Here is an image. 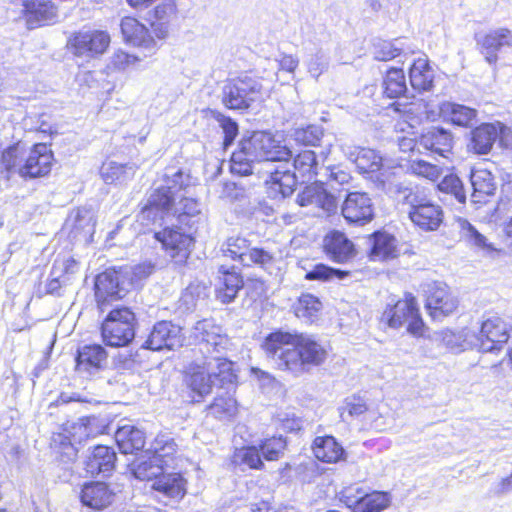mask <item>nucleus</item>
I'll return each mask as SVG.
<instances>
[{
  "label": "nucleus",
  "mask_w": 512,
  "mask_h": 512,
  "mask_svg": "<svg viewBox=\"0 0 512 512\" xmlns=\"http://www.w3.org/2000/svg\"><path fill=\"white\" fill-rule=\"evenodd\" d=\"M191 337L199 345L203 360L193 363L186 375L187 386L200 398L211 393L213 386L229 390L234 386L237 375L232 361L225 356L231 342L222 327L212 320L198 321Z\"/></svg>",
  "instance_id": "obj_2"
},
{
  "label": "nucleus",
  "mask_w": 512,
  "mask_h": 512,
  "mask_svg": "<svg viewBox=\"0 0 512 512\" xmlns=\"http://www.w3.org/2000/svg\"><path fill=\"white\" fill-rule=\"evenodd\" d=\"M135 167L129 164H120L115 161H106L102 164L100 174L106 184L122 183L134 176Z\"/></svg>",
  "instance_id": "obj_39"
},
{
  "label": "nucleus",
  "mask_w": 512,
  "mask_h": 512,
  "mask_svg": "<svg viewBox=\"0 0 512 512\" xmlns=\"http://www.w3.org/2000/svg\"><path fill=\"white\" fill-rule=\"evenodd\" d=\"M138 61L139 59L136 56L130 55L122 50H118L111 56L109 67L114 70L123 71Z\"/></svg>",
  "instance_id": "obj_62"
},
{
  "label": "nucleus",
  "mask_w": 512,
  "mask_h": 512,
  "mask_svg": "<svg viewBox=\"0 0 512 512\" xmlns=\"http://www.w3.org/2000/svg\"><path fill=\"white\" fill-rule=\"evenodd\" d=\"M497 138L498 129L494 124H482L471 132L468 148L475 154H487L491 151Z\"/></svg>",
  "instance_id": "obj_36"
},
{
  "label": "nucleus",
  "mask_w": 512,
  "mask_h": 512,
  "mask_svg": "<svg viewBox=\"0 0 512 512\" xmlns=\"http://www.w3.org/2000/svg\"><path fill=\"white\" fill-rule=\"evenodd\" d=\"M434 340L454 353L476 348L478 343L477 332L470 328H463L457 332L441 330L434 333Z\"/></svg>",
  "instance_id": "obj_23"
},
{
  "label": "nucleus",
  "mask_w": 512,
  "mask_h": 512,
  "mask_svg": "<svg viewBox=\"0 0 512 512\" xmlns=\"http://www.w3.org/2000/svg\"><path fill=\"white\" fill-rule=\"evenodd\" d=\"M403 52L402 47H398L395 43L386 40H377L373 44V55L378 61H389Z\"/></svg>",
  "instance_id": "obj_53"
},
{
  "label": "nucleus",
  "mask_w": 512,
  "mask_h": 512,
  "mask_svg": "<svg viewBox=\"0 0 512 512\" xmlns=\"http://www.w3.org/2000/svg\"><path fill=\"white\" fill-rule=\"evenodd\" d=\"M113 497L114 493L103 482L85 483L80 494L82 504L94 510L108 507Z\"/></svg>",
  "instance_id": "obj_25"
},
{
  "label": "nucleus",
  "mask_w": 512,
  "mask_h": 512,
  "mask_svg": "<svg viewBox=\"0 0 512 512\" xmlns=\"http://www.w3.org/2000/svg\"><path fill=\"white\" fill-rule=\"evenodd\" d=\"M419 145L442 157H447L452 150L453 137L449 131L443 128L432 127L421 135Z\"/></svg>",
  "instance_id": "obj_28"
},
{
  "label": "nucleus",
  "mask_w": 512,
  "mask_h": 512,
  "mask_svg": "<svg viewBox=\"0 0 512 512\" xmlns=\"http://www.w3.org/2000/svg\"><path fill=\"white\" fill-rule=\"evenodd\" d=\"M95 422V419H81L70 426L68 433L72 435L75 444H81L98 433Z\"/></svg>",
  "instance_id": "obj_47"
},
{
  "label": "nucleus",
  "mask_w": 512,
  "mask_h": 512,
  "mask_svg": "<svg viewBox=\"0 0 512 512\" xmlns=\"http://www.w3.org/2000/svg\"><path fill=\"white\" fill-rule=\"evenodd\" d=\"M473 188L471 199L474 203H484L486 198L494 195L496 183L494 176L487 169H474L470 174Z\"/></svg>",
  "instance_id": "obj_32"
},
{
  "label": "nucleus",
  "mask_w": 512,
  "mask_h": 512,
  "mask_svg": "<svg viewBox=\"0 0 512 512\" xmlns=\"http://www.w3.org/2000/svg\"><path fill=\"white\" fill-rule=\"evenodd\" d=\"M165 471V466L157 457L151 455L148 459H140L134 463L133 474L143 481L155 480Z\"/></svg>",
  "instance_id": "obj_45"
},
{
  "label": "nucleus",
  "mask_w": 512,
  "mask_h": 512,
  "mask_svg": "<svg viewBox=\"0 0 512 512\" xmlns=\"http://www.w3.org/2000/svg\"><path fill=\"white\" fill-rule=\"evenodd\" d=\"M370 257L374 261L394 259L399 255L398 241L385 231H377L371 236Z\"/></svg>",
  "instance_id": "obj_31"
},
{
  "label": "nucleus",
  "mask_w": 512,
  "mask_h": 512,
  "mask_svg": "<svg viewBox=\"0 0 512 512\" xmlns=\"http://www.w3.org/2000/svg\"><path fill=\"white\" fill-rule=\"evenodd\" d=\"M224 256L240 261L244 266L258 265L269 268L274 257L268 251L260 248H250L249 241L241 236H231L222 245Z\"/></svg>",
  "instance_id": "obj_9"
},
{
  "label": "nucleus",
  "mask_w": 512,
  "mask_h": 512,
  "mask_svg": "<svg viewBox=\"0 0 512 512\" xmlns=\"http://www.w3.org/2000/svg\"><path fill=\"white\" fill-rule=\"evenodd\" d=\"M151 488L156 493L155 497L164 503L167 500H180L186 494V481L179 473H166L157 477Z\"/></svg>",
  "instance_id": "obj_21"
},
{
  "label": "nucleus",
  "mask_w": 512,
  "mask_h": 512,
  "mask_svg": "<svg viewBox=\"0 0 512 512\" xmlns=\"http://www.w3.org/2000/svg\"><path fill=\"white\" fill-rule=\"evenodd\" d=\"M166 184L163 185L165 188H169L172 191V194L175 196V193L180 190H186L190 186V177L189 175L184 174L181 171L173 174L172 177H167L165 180Z\"/></svg>",
  "instance_id": "obj_64"
},
{
  "label": "nucleus",
  "mask_w": 512,
  "mask_h": 512,
  "mask_svg": "<svg viewBox=\"0 0 512 512\" xmlns=\"http://www.w3.org/2000/svg\"><path fill=\"white\" fill-rule=\"evenodd\" d=\"M409 77L413 89L419 92L432 89L435 75L426 57H419L413 61Z\"/></svg>",
  "instance_id": "obj_34"
},
{
  "label": "nucleus",
  "mask_w": 512,
  "mask_h": 512,
  "mask_svg": "<svg viewBox=\"0 0 512 512\" xmlns=\"http://www.w3.org/2000/svg\"><path fill=\"white\" fill-rule=\"evenodd\" d=\"M177 451V445L173 438L167 434L158 435L151 444L150 452L157 457L159 461L169 468L174 463V456Z\"/></svg>",
  "instance_id": "obj_40"
},
{
  "label": "nucleus",
  "mask_w": 512,
  "mask_h": 512,
  "mask_svg": "<svg viewBox=\"0 0 512 512\" xmlns=\"http://www.w3.org/2000/svg\"><path fill=\"white\" fill-rule=\"evenodd\" d=\"M395 111L403 114L410 127L421 124L424 121H435L439 113L424 100H418L409 104L394 103Z\"/></svg>",
  "instance_id": "obj_27"
},
{
  "label": "nucleus",
  "mask_w": 512,
  "mask_h": 512,
  "mask_svg": "<svg viewBox=\"0 0 512 512\" xmlns=\"http://www.w3.org/2000/svg\"><path fill=\"white\" fill-rule=\"evenodd\" d=\"M341 214L350 224L365 225L374 217L372 199L364 192H350L343 200Z\"/></svg>",
  "instance_id": "obj_14"
},
{
  "label": "nucleus",
  "mask_w": 512,
  "mask_h": 512,
  "mask_svg": "<svg viewBox=\"0 0 512 512\" xmlns=\"http://www.w3.org/2000/svg\"><path fill=\"white\" fill-rule=\"evenodd\" d=\"M115 440L123 454H132L145 445V434L133 425H123L115 433Z\"/></svg>",
  "instance_id": "obj_33"
},
{
  "label": "nucleus",
  "mask_w": 512,
  "mask_h": 512,
  "mask_svg": "<svg viewBox=\"0 0 512 512\" xmlns=\"http://www.w3.org/2000/svg\"><path fill=\"white\" fill-rule=\"evenodd\" d=\"M217 121L220 124V127L223 130L224 133V148L226 149L228 146H230L235 138L238 135V125L237 123L232 120L230 117H226L224 115H219L217 117Z\"/></svg>",
  "instance_id": "obj_61"
},
{
  "label": "nucleus",
  "mask_w": 512,
  "mask_h": 512,
  "mask_svg": "<svg viewBox=\"0 0 512 512\" xmlns=\"http://www.w3.org/2000/svg\"><path fill=\"white\" fill-rule=\"evenodd\" d=\"M108 354L99 344H86L77 349L75 370L82 377H92L106 367Z\"/></svg>",
  "instance_id": "obj_17"
},
{
  "label": "nucleus",
  "mask_w": 512,
  "mask_h": 512,
  "mask_svg": "<svg viewBox=\"0 0 512 512\" xmlns=\"http://www.w3.org/2000/svg\"><path fill=\"white\" fill-rule=\"evenodd\" d=\"M261 97V83L248 76L228 80L222 89V103L229 109H247Z\"/></svg>",
  "instance_id": "obj_7"
},
{
  "label": "nucleus",
  "mask_w": 512,
  "mask_h": 512,
  "mask_svg": "<svg viewBox=\"0 0 512 512\" xmlns=\"http://www.w3.org/2000/svg\"><path fill=\"white\" fill-rule=\"evenodd\" d=\"M286 442L282 437H273L260 444L262 457L267 461H276L282 455Z\"/></svg>",
  "instance_id": "obj_51"
},
{
  "label": "nucleus",
  "mask_w": 512,
  "mask_h": 512,
  "mask_svg": "<svg viewBox=\"0 0 512 512\" xmlns=\"http://www.w3.org/2000/svg\"><path fill=\"white\" fill-rule=\"evenodd\" d=\"M326 255L334 262L346 263L356 256L354 243L341 231H331L323 240Z\"/></svg>",
  "instance_id": "obj_22"
},
{
  "label": "nucleus",
  "mask_w": 512,
  "mask_h": 512,
  "mask_svg": "<svg viewBox=\"0 0 512 512\" xmlns=\"http://www.w3.org/2000/svg\"><path fill=\"white\" fill-rule=\"evenodd\" d=\"M78 271V262L71 258H65L62 260H56L52 267L51 275H63V278L69 280V275H72Z\"/></svg>",
  "instance_id": "obj_63"
},
{
  "label": "nucleus",
  "mask_w": 512,
  "mask_h": 512,
  "mask_svg": "<svg viewBox=\"0 0 512 512\" xmlns=\"http://www.w3.org/2000/svg\"><path fill=\"white\" fill-rule=\"evenodd\" d=\"M321 302L311 294L302 295L295 305L298 318L311 319L321 309Z\"/></svg>",
  "instance_id": "obj_48"
},
{
  "label": "nucleus",
  "mask_w": 512,
  "mask_h": 512,
  "mask_svg": "<svg viewBox=\"0 0 512 512\" xmlns=\"http://www.w3.org/2000/svg\"><path fill=\"white\" fill-rule=\"evenodd\" d=\"M243 286L241 275L235 271L225 269L223 266L219 269V276L216 284L217 298L223 303L231 302Z\"/></svg>",
  "instance_id": "obj_30"
},
{
  "label": "nucleus",
  "mask_w": 512,
  "mask_h": 512,
  "mask_svg": "<svg viewBox=\"0 0 512 512\" xmlns=\"http://www.w3.org/2000/svg\"><path fill=\"white\" fill-rule=\"evenodd\" d=\"M22 5L30 28L50 23L57 17L56 9L49 0H23Z\"/></svg>",
  "instance_id": "obj_26"
},
{
  "label": "nucleus",
  "mask_w": 512,
  "mask_h": 512,
  "mask_svg": "<svg viewBox=\"0 0 512 512\" xmlns=\"http://www.w3.org/2000/svg\"><path fill=\"white\" fill-rule=\"evenodd\" d=\"M183 342L180 326L170 321H160L154 325L143 347L154 351L176 350L182 347Z\"/></svg>",
  "instance_id": "obj_15"
},
{
  "label": "nucleus",
  "mask_w": 512,
  "mask_h": 512,
  "mask_svg": "<svg viewBox=\"0 0 512 512\" xmlns=\"http://www.w3.org/2000/svg\"><path fill=\"white\" fill-rule=\"evenodd\" d=\"M400 192L403 194V202L409 206V219L416 227L425 232L436 231L440 227L444 216L441 206L418 191L404 188Z\"/></svg>",
  "instance_id": "obj_4"
},
{
  "label": "nucleus",
  "mask_w": 512,
  "mask_h": 512,
  "mask_svg": "<svg viewBox=\"0 0 512 512\" xmlns=\"http://www.w3.org/2000/svg\"><path fill=\"white\" fill-rule=\"evenodd\" d=\"M121 31L127 43L147 49L151 54L156 51L155 40L149 34L148 29L135 18L122 19Z\"/></svg>",
  "instance_id": "obj_24"
},
{
  "label": "nucleus",
  "mask_w": 512,
  "mask_h": 512,
  "mask_svg": "<svg viewBox=\"0 0 512 512\" xmlns=\"http://www.w3.org/2000/svg\"><path fill=\"white\" fill-rule=\"evenodd\" d=\"M174 199L175 196L169 188H165L163 185L156 188L141 211L142 218L155 222L157 218L163 219L165 216L172 215L175 206Z\"/></svg>",
  "instance_id": "obj_20"
},
{
  "label": "nucleus",
  "mask_w": 512,
  "mask_h": 512,
  "mask_svg": "<svg viewBox=\"0 0 512 512\" xmlns=\"http://www.w3.org/2000/svg\"><path fill=\"white\" fill-rule=\"evenodd\" d=\"M236 461L247 465L251 469H262L264 464L260 449L255 446H247L239 449L235 454Z\"/></svg>",
  "instance_id": "obj_52"
},
{
  "label": "nucleus",
  "mask_w": 512,
  "mask_h": 512,
  "mask_svg": "<svg viewBox=\"0 0 512 512\" xmlns=\"http://www.w3.org/2000/svg\"><path fill=\"white\" fill-rule=\"evenodd\" d=\"M292 151L277 140L269 132L257 131L251 136L243 138L239 149L234 151L230 160V170L233 174L247 176L253 173L255 163L265 162L270 166L272 162H279L280 165L266 170L268 177L265 180L269 193L272 197L281 195L285 198L290 196L297 185V175L311 179L318 174V161L312 150H303L293 160V164L287 162L292 158Z\"/></svg>",
  "instance_id": "obj_1"
},
{
  "label": "nucleus",
  "mask_w": 512,
  "mask_h": 512,
  "mask_svg": "<svg viewBox=\"0 0 512 512\" xmlns=\"http://www.w3.org/2000/svg\"><path fill=\"white\" fill-rule=\"evenodd\" d=\"M52 446L59 450L60 453L67 456L69 460H73L76 456L77 450L72 435L64 433L54 434L52 437Z\"/></svg>",
  "instance_id": "obj_59"
},
{
  "label": "nucleus",
  "mask_w": 512,
  "mask_h": 512,
  "mask_svg": "<svg viewBox=\"0 0 512 512\" xmlns=\"http://www.w3.org/2000/svg\"><path fill=\"white\" fill-rule=\"evenodd\" d=\"M153 13L159 25H166L177 17L176 3L174 0H163L154 8Z\"/></svg>",
  "instance_id": "obj_56"
},
{
  "label": "nucleus",
  "mask_w": 512,
  "mask_h": 512,
  "mask_svg": "<svg viewBox=\"0 0 512 512\" xmlns=\"http://www.w3.org/2000/svg\"><path fill=\"white\" fill-rule=\"evenodd\" d=\"M384 95L387 98H399L407 92L405 75L402 69L391 68L383 81Z\"/></svg>",
  "instance_id": "obj_43"
},
{
  "label": "nucleus",
  "mask_w": 512,
  "mask_h": 512,
  "mask_svg": "<svg viewBox=\"0 0 512 512\" xmlns=\"http://www.w3.org/2000/svg\"><path fill=\"white\" fill-rule=\"evenodd\" d=\"M26 153L25 144L17 142L2 152L1 165L8 173H18L19 168L23 166L25 161L24 156Z\"/></svg>",
  "instance_id": "obj_44"
},
{
  "label": "nucleus",
  "mask_w": 512,
  "mask_h": 512,
  "mask_svg": "<svg viewBox=\"0 0 512 512\" xmlns=\"http://www.w3.org/2000/svg\"><path fill=\"white\" fill-rule=\"evenodd\" d=\"M262 347L279 369L296 375L305 372L309 366L320 365L326 358L324 348L302 334L276 331L266 337Z\"/></svg>",
  "instance_id": "obj_3"
},
{
  "label": "nucleus",
  "mask_w": 512,
  "mask_h": 512,
  "mask_svg": "<svg viewBox=\"0 0 512 512\" xmlns=\"http://www.w3.org/2000/svg\"><path fill=\"white\" fill-rule=\"evenodd\" d=\"M347 504L353 507V512H380L388 506L389 498L386 493L375 491L355 500L349 499Z\"/></svg>",
  "instance_id": "obj_38"
},
{
  "label": "nucleus",
  "mask_w": 512,
  "mask_h": 512,
  "mask_svg": "<svg viewBox=\"0 0 512 512\" xmlns=\"http://www.w3.org/2000/svg\"><path fill=\"white\" fill-rule=\"evenodd\" d=\"M346 154L362 173H373L379 171L383 166V158L373 149L348 148Z\"/></svg>",
  "instance_id": "obj_35"
},
{
  "label": "nucleus",
  "mask_w": 512,
  "mask_h": 512,
  "mask_svg": "<svg viewBox=\"0 0 512 512\" xmlns=\"http://www.w3.org/2000/svg\"><path fill=\"white\" fill-rule=\"evenodd\" d=\"M438 188L442 192L452 194L460 203H464L466 200L463 184L459 177L454 174L444 176L438 184Z\"/></svg>",
  "instance_id": "obj_54"
},
{
  "label": "nucleus",
  "mask_w": 512,
  "mask_h": 512,
  "mask_svg": "<svg viewBox=\"0 0 512 512\" xmlns=\"http://www.w3.org/2000/svg\"><path fill=\"white\" fill-rule=\"evenodd\" d=\"M155 238L161 244L166 255L177 266H183L193 247V238L179 229L165 228L155 233Z\"/></svg>",
  "instance_id": "obj_12"
},
{
  "label": "nucleus",
  "mask_w": 512,
  "mask_h": 512,
  "mask_svg": "<svg viewBox=\"0 0 512 512\" xmlns=\"http://www.w3.org/2000/svg\"><path fill=\"white\" fill-rule=\"evenodd\" d=\"M297 203L302 207H313L319 215L330 216L338 209L337 199L320 184L306 186L298 195Z\"/></svg>",
  "instance_id": "obj_18"
},
{
  "label": "nucleus",
  "mask_w": 512,
  "mask_h": 512,
  "mask_svg": "<svg viewBox=\"0 0 512 512\" xmlns=\"http://www.w3.org/2000/svg\"><path fill=\"white\" fill-rule=\"evenodd\" d=\"M440 110L450 118L453 124L458 126L472 125L477 116V111L475 109L452 102L443 103Z\"/></svg>",
  "instance_id": "obj_41"
},
{
  "label": "nucleus",
  "mask_w": 512,
  "mask_h": 512,
  "mask_svg": "<svg viewBox=\"0 0 512 512\" xmlns=\"http://www.w3.org/2000/svg\"><path fill=\"white\" fill-rule=\"evenodd\" d=\"M426 308L433 318L452 314L458 307V299L444 282L434 281L426 286Z\"/></svg>",
  "instance_id": "obj_13"
},
{
  "label": "nucleus",
  "mask_w": 512,
  "mask_h": 512,
  "mask_svg": "<svg viewBox=\"0 0 512 512\" xmlns=\"http://www.w3.org/2000/svg\"><path fill=\"white\" fill-rule=\"evenodd\" d=\"M53 154L51 149L44 143L33 146L25 158L24 164L19 168L21 177H42L51 170Z\"/></svg>",
  "instance_id": "obj_19"
},
{
  "label": "nucleus",
  "mask_w": 512,
  "mask_h": 512,
  "mask_svg": "<svg viewBox=\"0 0 512 512\" xmlns=\"http://www.w3.org/2000/svg\"><path fill=\"white\" fill-rule=\"evenodd\" d=\"M295 139L304 145L315 146L323 137V128L319 125H309L295 131Z\"/></svg>",
  "instance_id": "obj_57"
},
{
  "label": "nucleus",
  "mask_w": 512,
  "mask_h": 512,
  "mask_svg": "<svg viewBox=\"0 0 512 512\" xmlns=\"http://www.w3.org/2000/svg\"><path fill=\"white\" fill-rule=\"evenodd\" d=\"M116 453L105 445L94 447L92 454L85 462V470L90 475H108L114 468Z\"/></svg>",
  "instance_id": "obj_29"
},
{
  "label": "nucleus",
  "mask_w": 512,
  "mask_h": 512,
  "mask_svg": "<svg viewBox=\"0 0 512 512\" xmlns=\"http://www.w3.org/2000/svg\"><path fill=\"white\" fill-rule=\"evenodd\" d=\"M132 283L124 278L122 271L108 269L95 280V298L98 308L104 312L110 302L121 299Z\"/></svg>",
  "instance_id": "obj_8"
},
{
  "label": "nucleus",
  "mask_w": 512,
  "mask_h": 512,
  "mask_svg": "<svg viewBox=\"0 0 512 512\" xmlns=\"http://www.w3.org/2000/svg\"><path fill=\"white\" fill-rule=\"evenodd\" d=\"M208 413L219 420H231L238 413L237 401L228 392L218 395L208 406Z\"/></svg>",
  "instance_id": "obj_42"
},
{
  "label": "nucleus",
  "mask_w": 512,
  "mask_h": 512,
  "mask_svg": "<svg viewBox=\"0 0 512 512\" xmlns=\"http://www.w3.org/2000/svg\"><path fill=\"white\" fill-rule=\"evenodd\" d=\"M460 227L463 237L469 242L480 248L492 249L490 244L487 243L485 236L479 233L467 220H461Z\"/></svg>",
  "instance_id": "obj_60"
},
{
  "label": "nucleus",
  "mask_w": 512,
  "mask_h": 512,
  "mask_svg": "<svg viewBox=\"0 0 512 512\" xmlns=\"http://www.w3.org/2000/svg\"><path fill=\"white\" fill-rule=\"evenodd\" d=\"M72 222L73 229L93 233L95 227L94 214L90 209L78 208L68 220Z\"/></svg>",
  "instance_id": "obj_49"
},
{
  "label": "nucleus",
  "mask_w": 512,
  "mask_h": 512,
  "mask_svg": "<svg viewBox=\"0 0 512 512\" xmlns=\"http://www.w3.org/2000/svg\"><path fill=\"white\" fill-rule=\"evenodd\" d=\"M312 449L318 460L327 463L337 462L344 453L342 446L332 436L316 437Z\"/></svg>",
  "instance_id": "obj_37"
},
{
  "label": "nucleus",
  "mask_w": 512,
  "mask_h": 512,
  "mask_svg": "<svg viewBox=\"0 0 512 512\" xmlns=\"http://www.w3.org/2000/svg\"><path fill=\"white\" fill-rule=\"evenodd\" d=\"M381 322L394 329L407 325V331L415 336L423 333L424 323L416 299L411 294H406L404 299L393 304L388 303L382 313Z\"/></svg>",
  "instance_id": "obj_6"
},
{
  "label": "nucleus",
  "mask_w": 512,
  "mask_h": 512,
  "mask_svg": "<svg viewBox=\"0 0 512 512\" xmlns=\"http://www.w3.org/2000/svg\"><path fill=\"white\" fill-rule=\"evenodd\" d=\"M101 335L107 346L128 345L135 337L134 313L127 307L112 309L102 323Z\"/></svg>",
  "instance_id": "obj_5"
},
{
  "label": "nucleus",
  "mask_w": 512,
  "mask_h": 512,
  "mask_svg": "<svg viewBox=\"0 0 512 512\" xmlns=\"http://www.w3.org/2000/svg\"><path fill=\"white\" fill-rule=\"evenodd\" d=\"M110 41V35L106 31L87 29L73 33L68 40V46L76 56L94 58L107 50Z\"/></svg>",
  "instance_id": "obj_10"
},
{
  "label": "nucleus",
  "mask_w": 512,
  "mask_h": 512,
  "mask_svg": "<svg viewBox=\"0 0 512 512\" xmlns=\"http://www.w3.org/2000/svg\"><path fill=\"white\" fill-rule=\"evenodd\" d=\"M410 169L413 174L431 181H436L443 174L441 167L424 160L413 161L410 165Z\"/></svg>",
  "instance_id": "obj_55"
},
{
  "label": "nucleus",
  "mask_w": 512,
  "mask_h": 512,
  "mask_svg": "<svg viewBox=\"0 0 512 512\" xmlns=\"http://www.w3.org/2000/svg\"><path fill=\"white\" fill-rule=\"evenodd\" d=\"M477 338V349L483 352L499 350L509 338L508 325L500 317L488 318L482 323Z\"/></svg>",
  "instance_id": "obj_16"
},
{
  "label": "nucleus",
  "mask_w": 512,
  "mask_h": 512,
  "mask_svg": "<svg viewBox=\"0 0 512 512\" xmlns=\"http://www.w3.org/2000/svg\"><path fill=\"white\" fill-rule=\"evenodd\" d=\"M476 47L489 65H496L498 53L504 49H512V30L507 27H496L476 33Z\"/></svg>",
  "instance_id": "obj_11"
},
{
  "label": "nucleus",
  "mask_w": 512,
  "mask_h": 512,
  "mask_svg": "<svg viewBox=\"0 0 512 512\" xmlns=\"http://www.w3.org/2000/svg\"><path fill=\"white\" fill-rule=\"evenodd\" d=\"M201 212V204L194 198L183 196L174 206L172 215L176 216L179 223L191 225L188 218L196 217Z\"/></svg>",
  "instance_id": "obj_46"
},
{
  "label": "nucleus",
  "mask_w": 512,
  "mask_h": 512,
  "mask_svg": "<svg viewBox=\"0 0 512 512\" xmlns=\"http://www.w3.org/2000/svg\"><path fill=\"white\" fill-rule=\"evenodd\" d=\"M348 275V272L334 269L324 264H317L312 270L306 273L307 280L329 281L333 278L343 279Z\"/></svg>",
  "instance_id": "obj_50"
},
{
  "label": "nucleus",
  "mask_w": 512,
  "mask_h": 512,
  "mask_svg": "<svg viewBox=\"0 0 512 512\" xmlns=\"http://www.w3.org/2000/svg\"><path fill=\"white\" fill-rule=\"evenodd\" d=\"M328 66L329 58L322 49L317 50L307 61L308 72L315 79H318L328 69Z\"/></svg>",
  "instance_id": "obj_58"
}]
</instances>
